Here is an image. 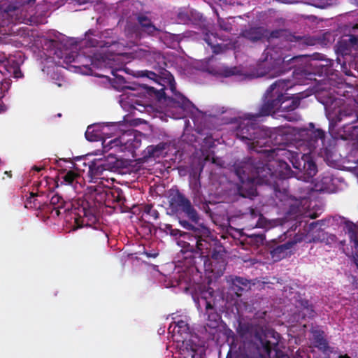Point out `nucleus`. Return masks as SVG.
Wrapping results in <instances>:
<instances>
[{
  "label": "nucleus",
  "mask_w": 358,
  "mask_h": 358,
  "mask_svg": "<svg viewBox=\"0 0 358 358\" xmlns=\"http://www.w3.org/2000/svg\"><path fill=\"white\" fill-rule=\"evenodd\" d=\"M293 85L289 80L275 81L266 90L259 113L248 114L238 123L236 136L249 150L260 155L257 162L249 159L235 166L238 179L236 189L243 197L255 196L256 185L266 184L272 187L276 197L284 201L288 194L285 187L282 189L279 187L280 182L284 186L282 179L294 176L308 182L317 171L310 154L327 158L331 155V144L326 142L324 132L315 129L313 123L309 124L308 129H268L257 123V117L269 115L289 121L297 120V115L289 112L299 106V99L286 93Z\"/></svg>",
  "instance_id": "obj_1"
},
{
  "label": "nucleus",
  "mask_w": 358,
  "mask_h": 358,
  "mask_svg": "<svg viewBox=\"0 0 358 358\" xmlns=\"http://www.w3.org/2000/svg\"><path fill=\"white\" fill-rule=\"evenodd\" d=\"M34 1L35 0H5L1 2L0 34H16L28 38L29 43L32 45L48 50L49 57L55 55L57 58L62 59L66 64L76 62L84 66H92L97 69L108 67L111 69L112 74L117 78H122L117 72L125 71L123 66L131 58L145 59L150 63H159L163 60L161 53L152 48H132L128 44L124 45L123 43H120L123 50L115 53V44L110 45L108 50L103 49L100 52H95L92 50L89 52L82 50L80 53H76L74 50H77V45L71 48L69 47L73 45L74 41L57 31L52 30L45 35L39 36L27 27L15 28L17 23L28 24L36 22L34 17L33 10H30Z\"/></svg>",
  "instance_id": "obj_2"
},
{
  "label": "nucleus",
  "mask_w": 358,
  "mask_h": 358,
  "mask_svg": "<svg viewBox=\"0 0 358 358\" xmlns=\"http://www.w3.org/2000/svg\"><path fill=\"white\" fill-rule=\"evenodd\" d=\"M329 121V131L334 138L358 140V127L352 126L358 121V101L334 98L323 103Z\"/></svg>",
  "instance_id": "obj_3"
},
{
  "label": "nucleus",
  "mask_w": 358,
  "mask_h": 358,
  "mask_svg": "<svg viewBox=\"0 0 358 358\" xmlns=\"http://www.w3.org/2000/svg\"><path fill=\"white\" fill-rule=\"evenodd\" d=\"M249 281L241 277L231 278V289L234 295L229 299V296L215 294L211 288L202 290L197 296L196 294L192 296L194 303L200 312L205 311L206 315V326L210 329L217 328L220 322L221 317L217 311H224L230 305L236 303V299L239 297L241 291L249 287Z\"/></svg>",
  "instance_id": "obj_4"
},
{
  "label": "nucleus",
  "mask_w": 358,
  "mask_h": 358,
  "mask_svg": "<svg viewBox=\"0 0 358 358\" xmlns=\"http://www.w3.org/2000/svg\"><path fill=\"white\" fill-rule=\"evenodd\" d=\"M138 75L147 77L155 85L150 89L158 92L162 98L166 96L165 91H170L171 96L164 98L167 108L166 115L173 119H180L186 116L192 108L191 102L176 90V83L173 76L164 69H157L156 71H141Z\"/></svg>",
  "instance_id": "obj_5"
},
{
  "label": "nucleus",
  "mask_w": 358,
  "mask_h": 358,
  "mask_svg": "<svg viewBox=\"0 0 358 358\" xmlns=\"http://www.w3.org/2000/svg\"><path fill=\"white\" fill-rule=\"evenodd\" d=\"M169 334H171L172 347L176 350V358H197L196 353L202 343L199 337L189 331L186 320H180L171 324Z\"/></svg>",
  "instance_id": "obj_6"
},
{
  "label": "nucleus",
  "mask_w": 358,
  "mask_h": 358,
  "mask_svg": "<svg viewBox=\"0 0 358 358\" xmlns=\"http://www.w3.org/2000/svg\"><path fill=\"white\" fill-rule=\"evenodd\" d=\"M296 59L295 57L288 58L287 56L284 55L281 46L268 47L259 59L253 76H267L268 78L277 77L291 68L289 66V63Z\"/></svg>",
  "instance_id": "obj_7"
},
{
  "label": "nucleus",
  "mask_w": 358,
  "mask_h": 358,
  "mask_svg": "<svg viewBox=\"0 0 358 358\" xmlns=\"http://www.w3.org/2000/svg\"><path fill=\"white\" fill-rule=\"evenodd\" d=\"M105 194L98 192L97 189L91 192L85 196L84 199L78 200L73 204L75 207L74 220L76 228L84 226L92 227L97 229L99 224V208L103 203Z\"/></svg>",
  "instance_id": "obj_8"
},
{
  "label": "nucleus",
  "mask_w": 358,
  "mask_h": 358,
  "mask_svg": "<svg viewBox=\"0 0 358 358\" xmlns=\"http://www.w3.org/2000/svg\"><path fill=\"white\" fill-rule=\"evenodd\" d=\"M243 336L252 343L257 348H262L264 353L269 357L274 351L277 357L282 355V343L280 334L270 328H248Z\"/></svg>",
  "instance_id": "obj_9"
},
{
  "label": "nucleus",
  "mask_w": 358,
  "mask_h": 358,
  "mask_svg": "<svg viewBox=\"0 0 358 358\" xmlns=\"http://www.w3.org/2000/svg\"><path fill=\"white\" fill-rule=\"evenodd\" d=\"M324 225V220L313 222L304 229L305 234L297 235L294 240L280 245L271 252L272 257L275 261L285 258L290 255L295 244L301 241L306 243L317 242L324 238V233L322 227Z\"/></svg>",
  "instance_id": "obj_10"
},
{
  "label": "nucleus",
  "mask_w": 358,
  "mask_h": 358,
  "mask_svg": "<svg viewBox=\"0 0 358 358\" xmlns=\"http://www.w3.org/2000/svg\"><path fill=\"white\" fill-rule=\"evenodd\" d=\"M179 223L185 229L192 231L195 241V243L192 245L184 242L182 247L186 250L194 252L196 250L203 254V250H207L208 245L204 238L208 236L209 230L202 224L195 227L193 224L184 220H180Z\"/></svg>",
  "instance_id": "obj_11"
},
{
  "label": "nucleus",
  "mask_w": 358,
  "mask_h": 358,
  "mask_svg": "<svg viewBox=\"0 0 358 358\" xmlns=\"http://www.w3.org/2000/svg\"><path fill=\"white\" fill-rule=\"evenodd\" d=\"M116 166V158L113 155L94 159L89 164L88 175L90 181L95 182L96 180L103 178L104 172L113 171Z\"/></svg>",
  "instance_id": "obj_12"
},
{
  "label": "nucleus",
  "mask_w": 358,
  "mask_h": 358,
  "mask_svg": "<svg viewBox=\"0 0 358 358\" xmlns=\"http://www.w3.org/2000/svg\"><path fill=\"white\" fill-rule=\"evenodd\" d=\"M22 63L21 53L7 57L3 52H0V76H12L15 78L22 77L20 66Z\"/></svg>",
  "instance_id": "obj_13"
},
{
  "label": "nucleus",
  "mask_w": 358,
  "mask_h": 358,
  "mask_svg": "<svg viewBox=\"0 0 358 358\" xmlns=\"http://www.w3.org/2000/svg\"><path fill=\"white\" fill-rule=\"evenodd\" d=\"M288 203L290 206L289 214L297 217L299 215H304L310 218H315L318 216L320 208H316L315 202L310 201L308 199L303 198V199L294 200L289 199Z\"/></svg>",
  "instance_id": "obj_14"
},
{
  "label": "nucleus",
  "mask_w": 358,
  "mask_h": 358,
  "mask_svg": "<svg viewBox=\"0 0 358 358\" xmlns=\"http://www.w3.org/2000/svg\"><path fill=\"white\" fill-rule=\"evenodd\" d=\"M192 269H183L176 267L173 276L169 280L166 278L164 284L166 287H179L184 292H187L192 286L191 273Z\"/></svg>",
  "instance_id": "obj_15"
},
{
  "label": "nucleus",
  "mask_w": 358,
  "mask_h": 358,
  "mask_svg": "<svg viewBox=\"0 0 358 358\" xmlns=\"http://www.w3.org/2000/svg\"><path fill=\"white\" fill-rule=\"evenodd\" d=\"M138 25L134 27H130L129 25L127 26V30L129 33L131 34V41L136 40L141 37V32L143 31L147 33L148 34H155V32H157L158 30L157 28L151 23L150 20L144 16H138Z\"/></svg>",
  "instance_id": "obj_16"
},
{
  "label": "nucleus",
  "mask_w": 358,
  "mask_h": 358,
  "mask_svg": "<svg viewBox=\"0 0 358 358\" xmlns=\"http://www.w3.org/2000/svg\"><path fill=\"white\" fill-rule=\"evenodd\" d=\"M120 104L125 110L135 109L141 112L146 109V106L141 103L137 97V94L134 90L123 93L120 97Z\"/></svg>",
  "instance_id": "obj_17"
},
{
  "label": "nucleus",
  "mask_w": 358,
  "mask_h": 358,
  "mask_svg": "<svg viewBox=\"0 0 358 358\" xmlns=\"http://www.w3.org/2000/svg\"><path fill=\"white\" fill-rule=\"evenodd\" d=\"M312 189L320 192H334L336 190L335 179L329 173H325L315 180Z\"/></svg>",
  "instance_id": "obj_18"
},
{
  "label": "nucleus",
  "mask_w": 358,
  "mask_h": 358,
  "mask_svg": "<svg viewBox=\"0 0 358 358\" xmlns=\"http://www.w3.org/2000/svg\"><path fill=\"white\" fill-rule=\"evenodd\" d=\"M123 150L129 152L138 148L141 145V134L134 129H128L121 134Z\"/></svg>",
  "instance_id": "obj_19"
},
{
  "label": "nucleus",
  "mask_w": 358,
  "mask_h": 358,
  "mask_svg": "<svg viewBox=\"0 0 358 358\" xmlns=\"http://www.w3.org/2000/svg\"><path fill=\"white\" fill-rule=\"evenodd\" d=\"M207 271H210L215 276H220L223 273L225 268V261L223 255L214 253L211 258L205 262Z\"/></svg>",
  "instance_id": "obj_20"
},
{
  "label": "nucleus",
  "mask_w": 358,
  "mask_h": 358,
  "mask_svg": "<svg viewBox=\"0 0 358 358\" xmlns=\"http://www.w3.org/2000/svg\"><path fill=\"white\" fill-rule=\"evenodd\" d=\"M203 40L214 53H220L227 47V45L222 43L224 40L217 38L213 33L203 32Z\"/></svg>",
  "instance_id": "obj_21"
},
{
  "label": "nucleus",
  "mask_w": 358,
  "mask_h": 358,
  "mask_svg": "<svg viewBox=\"0 0 358 358\" xmlns=\"http://www.w3.org/2000/svg\"><path fill=\"white\" fill-rule=\"evenodd\" d=\"M345 231L348 234L350 241L353 243L355 252V262L358 268V227L353 223L348 222L345 224Z\"/></svg>",
  "instance_id": "obj_22"
},
{
  "label": "nucleus",
  "mask_w": 358,
  "mask_h": 358,
  "mask_svg": "<svg viewBox=\"0 0 358 358\" xmlns=\"http://www.w3.org/2000/svg\"><path fill=\"white\" fill-rule=\"evenodd\" d=\"M358 48V36L353 34L348 35L342 38L339 42V50L343 54H348L351 48Z\"/></svg>",
  "instance_id": "obj_23"
},
{
  "label": "nucleus",
  "mask_w": 358,
  "mask_h": 358,
  "mask_svg": "<svg viewBox=\"0 0 358 358\" xmlns=\"http://www.w3.org/2000/svg\"><path fill=\"white\" fill-rule=\"evenodd\" d=\"M100 126L103 141H107L112 135L117 134L119 131H122L120 129L121 124L117 122L102 123L100 124Z\"/></svg>",
  "instance_id": "obj_24"
},
{
  "label": "nucleus",
  "mask_w": 358,
  "mask_h": 358,
  "mask_svg": "<svg viewBox=\"0 0 358 358\" xmlns=\"http://www.w3.org/2000/svg\"><path fill=\"white\" fill-rule=\"evenodd\" d=\"M170 206L172 208L177 209L181 208L182 205L187 201L182 194L177 190H171L168 196Z\"/></svg>",
  "instance_id": "obj_25"
},
{
  "label": "nucleus",
  "mask_w": 358,
  "mask_h": 358,
  "mask_svg": "<svg viewBox=\"0 0 358 358\" xmlns=\"http://www.w3.org/2000/svg\"><path fill=\"white\" fill-rule=\"evenodd\" d=\"M243 36L252 41H256L267 36V32L262 27L251 28L245 30L243 33Z\"/></svg>",
  "instance_id": "obj_26"
},
{
  "label": "nucleus",
  "mask_w": 358,
  "mask_h": 358,
  "mask_svg": "<svg viewBox=\"0 0 358 358\" xmlns=\"http://www.w3.org/2000/svg\"><path fill=\"white\" fill-rule=\"evenodd\" d=\"M102 145L104 152H108L112 149H114L115 152H124V150L122 149L123 144L120 135L118 137L108 141L103 140L102 142Z\"/></svg>",
  "instance_id": "obj_27"
},
{
  "label": "nucleus",
  "mask_w": 358,
  "mask_h": 358,
  "mask_svg": "<svg viewBox=\"0 0 358 358\" xmlns=\"http://www.w3.org/2000/svg\"><path fill=\"white\" fill-rule=\"evenodd\" d=\"M100 124L89 126L85 132V137L90 141H99L103 142V138L101 132Z\"/></svg>",
  "instance_id": "obj_28"
},
{
  "label": "nucleus",
  "mask_w": 358,
  "mask_h": 358,
  "mask_svg": "<svg viewBox=\"0 0 358 358\" xmlns=\"http://www.w3.org/2000/svg\"><path fill=\"white\" fill-rule=\"evenodd\" d=\"M312 334L314 346L322 352H327L329 347L324 338L323 332L320 330H313Z\"/></svg>",
  "instance_id": "obj_29"
},
{
  "label": "nucleus",
  "mask_w": 358,
  "mask_h": 358,
  "mask_svg": "<svg viewBox=\"0 0 358 358\" xmlns=\"http://www.w3.org/2000/svg\"><path fill=\"white\" fill-rule=\"evenodd\" d=\"M180 209L192 222L199 223V216L188 199Z\"/></svg>",
  "instance_id": "obj_30"
},
{
  "label": "nucleus",
  "mask_w": 358,
  "mask_h": 358,
  "mask_svg": "<svg viewBox=\"0 0 358 358\" xmlns=\"http://www.w3.org/2000/svg\"><path fill=\"white\" fill-rule=\"evenodd\" d=\"M300 313H294L293 315V322H301V320L305 318L306 315H309V317L312 316V309L309 307L307 301H301L300 302Z\"/></svg>",
  "instance_id": "obj_31"
},
{
  "label": "nucleus",
  "mask_w": 358,
  "mask_h": 358,
  "mask_svg": "<svg viewBox=\"0 0 358 358\" xmlns=\"http://www.w3.org/2000/svg\"><path fill=\"white\" fill-rule=\"evenodd\" d=\"M50 203L55 206L57 215H59L62 213L61 210L65 208L63 198L58 194H55L51 197Z\"/></svg>",
  "instance_id": "obj_32"
},
{
  "label": "nucleus",
  "mask_w": 358,
  "mask_h": 358,
  "mask_svg": "<svg viewBox=\"0 0 358 358\" xmlns=\"http://www.w3.org/2000/svg\"><path fill=\"white\" fill-rule=\"evenodd\" d=\"M279 222H280L278 220H268L262 215H260L257 222V227L259 228L270 229L279 224Z\"/></svg>",
  "instance_id": "obj_33"
},
{
  "label": "nucleus",
  "mask_w": 358,
  "mask_h": 358,
  "mask_svg": "<svg viewBox=\"0 0 358 358\" xmlns=\"http://www.w3.org/2000/svg\"><path fill=\"white\" fill-rule=\"evenodd\" d=\"M91 35H92V32L90 30L88 32L86 33L85 38L82 42L81 45H85L90 48H94L98 45L101 46V44L99 43L98 40L96 38H92L91 37Z\"/></svg>",
  "instance_id": "obj_34"
},
{
  "label": "nucleus",
  "mask_w": 358,
  "mask_h": 358,
  "mask_svg": "<svg viewBox=\"0 0 358 358\" xmlns=\"http://www.w3.org/2000/svg\"><path fill=\"white\" fill-rule=\"evenodd\" d=\"M169 36L171 39H172L173 41H176L177 43H179L182 38L184 37H192L194 39L197 38V35L195 33H193L192 31H188L185 34H169Z\"/></svg>",
  "instance_id": "obj_35"
},
{
  "label": "nucleus",
  "mask_w": 358,
  "mask_h": 358,
  "mask_svg": "<svg viewBox=\"0 0 358 358\" xmlns=\"http://www.w3.org/2000/svg\"><path fill=\"white\" fill-rule=\"evenodd\" d=\"M322 63L315 65L317 67H321V73L328 76L331 73V66L332 65V61L329 59L322 60Z\"/></svg>",
  "instance_id": "obj_36"
},
{
  "label": "nucleus",
  "mask_w": 358,
  "mask_h": 358,
  "mask_svg": "<svg viewBox=\"0 0 358 358\" xmlns=\"http://www.w3.org/2000/svg\"><path fill=\"white\" fill-rule=\"evenodd\" d=\"M78 177V174L76 173L74 171H69L64 173V176H62L64 181L68 184L71 185L74 182V180H77Z\"/></svg>",
  "instance_id": "obj_37"
},
{
  "label": "nucleus",
  "mask_w": 358,
  "mask_h": 358,
  "mask_svg": "<svg viewBox=\"0 0 358 358\" xmlns=\"http://www.w3.org/2000/svg\"><path fill=\"white\" fill-rule=\"evenodd\" d=\"M166 232L172 236H187V234L185 232H182L180 230L177 229H173L172 227L169 224L166 226Z\"/></svg>",
  "instance_id": "obj_38"
},
{
  "label": "nucleus",
  "mask_w": 358,
  "mask_h": 358,
  "mask_svg": "<svg viewBox=\"0 0 358 358\" xmlns=\"http://www.w3.org/2000/svg\"><path fill=\"white\" fill-rule=\"evenodd\" d=\"M10 83L9 80H4L0 82V97L3 96L6 92H7L10 87Z\"/></svg>",
  "instance_id": "obj_39"
},
{
  "label": "nucleus",
  "mask_w": 358,
  "mask_h": 358,
  "mask_svg": "<svg viewBox=\"0 0 358 358\" xmlns=\"http://www.w3.org/2000/svg\"><path fill=\"white\" fill-rule=\"evenodd\" d=\"M218 24L221 29L224 31H229L231 29V24L229 22V20H225L223 19L218 20Z\"/></svg>",
  "instance_id": "obj_40"
},
{
  "label": "nucleus",
  "mask_w": 358,
  "mask_h": 358,
  "mask_svg": "<svg viewBox=\"0 0 358 358\" xmlns=\"http://www.w3.org/2000/svg\"><path fill=\"white\" fill-rule=\"evenodd\" d=\"M38 196V193H36V194L34 192L30 193V196L27 200V202L25 203V207H27V208L32 207V204L34 205V206H36V200L34 198Z\"/></svg>",
  "instance_id": "obj_41"
},
{
  "label": "nucleus",
  "mask_w": 358,
  "mask_h": 358,
  "mask_svg": "<svg viewBox=\"0 0 358 358\" xmlns=\"http://www.w3.org/2000/svg\"><path fill=\"white\" fill-rule=\"evenodd\" d=\"M310 4L320 8H327L328 6V3L324 0H314L313 3H310Z\"/></svg>",
  "instance_id": "obj_42"
},
{
  "label": "nucleus",
  "mask_w": 358,
  "mask_h": 358,
  "mask_svg": "<svg viewBox=\"0 0 358 358\" xmlns=\"http://www.w3.org/2000/svg\"><path fill=\"white\" fill-rule=\"evenodd\" d=\"M145 211L152 215L155 219L158 218V213L156 210H154L150 206H148L145 208Z\"/></svg>",
  "instance_id": "obj_43"
},
{
  "label": "nucleus",
  "mask_w": 358,
  "mask_h": 358,
  "mask_svg": "<svg viewBox=\"0 0 358 358\" xmlns=\"http://www.w3.org/2000/svg\"><path fill=\"white\" fill-rule=\"evenodd\" d=\"M235 72L234 70L232 69H226L223 71V72L222 73V74L225 76V77H228V76H230L231 75H233L234 74Z\"/></svg>",
  "instance_id": "obj_44"
},
{
  "label": "nucleus",
  "mask_w": 358,
  "mask_h": 358,
  "mask_svg": "<svg viewBox=\"0 0 358 358\" xmlns=\"http://www.w3.org/2000/svg\"><path fill=\"white\" fill-rule=\"evenodd\" d=\"M204 159L206 161H210L212 159L213 162L215 163V159L214 157H213V156L211 157L210 154L206 155V156H205Z\"/></svg>",
  "instance_id": "obj_45"
},
{
  "label": "nucleus",
  "mask_w": 358,
  "mask_h": 358,
  "mask_svg": "<svg viewBox=\"0 0 358 358\" xmlns=\"http://www.w3.org/2000/svg\"><path fill=\"white\" fill-rule=\"evenodd\" d=\"M257 239H258V240H257V241H258V242H260L261 243H263V241H264V236H263V235H258V236H257Z\"/></svg>",
  "instance_id": "obj_46"
},
{
  "label": "nucleus",
  "mask_w": 358,
  "mask_h": 358,
  "mask_svg": "<svg viewBox=\"0 0 358 358\" xmlns=\"http://www.w3.org/2000/svg\"><path fill=\"white\" fill-rule=\"evenodd\" d=\"M147 256L148 257H156L157 254L156 253H154V254H151V253H146Z\"/></svg>",
  "instance_id": "obj_47"
},
{
  "label": "nucleus",
  "mask_w": 358,
  "mask_h": 358,
  "mask_svg": "<svg viewBox=\"0 0 358 358\" xmlns=\"http://www.w3.org/2000/svg\"><path fill=\"white\" fill-rule=\"evenodd\" d=\"M338 358H350V357L347 355H340Z\"/></svg>",
  "instance_id": "obj_48"
},
{
  "label": "nucleus",
  "mask_w": 358,
  "mask_h": 358,
  "mask_svg": "<svg viewBox=\"0 0 358 358\" xmlns=\"http://www.w3.org/2000/svg\"><path fill=\"white\" fill-rule=\"evenodd\" d=\"M4 174L8 175L10 178L11 177V173H10V172L5 171Z\"/></svg>",
  "instance_id": "obj_49"
},
{
  "label": "nucleus",
  "mask_w": 358,
  "mask_h": 358,
  "mask_svg": "<svg viewBox=\"0 0 358 358\" xmlns=\"http://www.w3.org/2000/svg\"><path fill=\"white\" fill-rule=\"evenodd\" d=\"M252 215H255V212H254V210H252Z\"/></svg>",
  "instance_id": "obj_50"
},
{
  "label": "nucleus",
  "mask_w": 358,
  "mask_h": 358,
  "mask_svg": "<svg viewBox=\"0 0 358 358\" xmlns=\"http://www.w3.org/2000/svg\"><path fill=\"white\" fill-rule=\"evenodd\" d=\"M358 29V27H355L353 28V29H354V30H355V29Z\"/></svg>",
  "instance_id": "obj_51"
},
{
  "label": "nucleus",
  "mask_w": 358,
  "mask_h": 358,
  "mask_svg": "<svg viewBox=\"0 0 358 358\" xmlns=\"http://www.w3.org/2000/svg\"><path fill=\"white\" fill-rule=\"evenodd\" d=\"M36 169L38 171H39L41 170V169H39V168H36Z\"/></svg>",
  "instance_id": "obj_52"
},
{
  "label": "nucleus",
  "mask_w": 358,
  "mask_h": 358,
  "mask_svg": "<svg viewBox=\"0 0 358 358\" xmlns=\"http://www.w3.org/2000/svg\"><path fill=\"white\" fill-rule=\"evenodd\" d=\"M105 235V237L107 238L108 237V235L106 234H104Z\"/></svg>",
  "instance_id": "obj_53"
},
{
  "label": "nucleus",
  "mask_w": 358,
  "mask_h": 358,
  "mask_svg": "<svg viewBox=\"0 0 358 358\" xmlns=\"http://www.w3.org/2000/svg\"><path fill=\"white\" fill-rule=\"evenodd\" d=\"M1 164V160L0 159V164Z\"/></svg>",
  "instance_id": "obj_54"
},
{
  "label": "nucleus",
  "mask_w": 358,
  "mask_h": 358,
  "mask_svg": "<svg viewBox=\"0 0 358 358\" xmlns=\"http://www.w3.org/2000/svg\"><path fill=\"white\" fill-rule=\"evenodd\" d=\"M228 358V357H227Z\"/></svg>",
  "instance_id": "obj_55"
}]
</instances>
